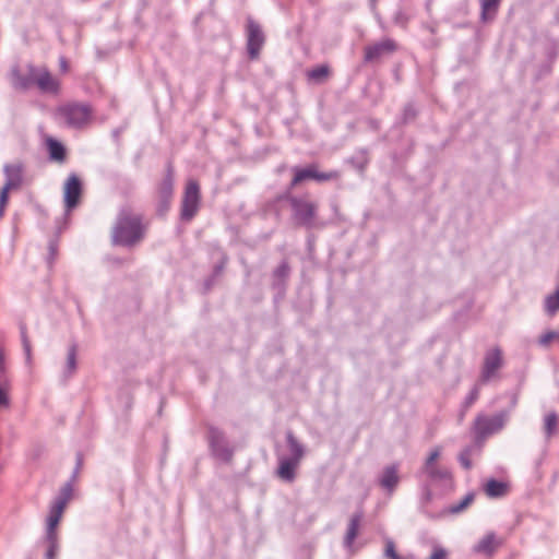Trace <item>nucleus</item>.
Here are the masks:
<instances>
[{"instance_id": "1", "label": "nucleus", "mask_w": 559, "mask_h": 559, "mask_svg": "<svg viewBox=\"0 0 559 559\" xmlns=\"http://www.w3.org/2000/svg\"><path fill=\"white\" fill-rule=\"evenodd\" d=\"M72 498V487L67 484L61 488L60 496L53 501L47 516V559H56L59 550L58 525L63 516L64 510Z\"/></svg>"}, {"instance_id": "2", "label": "nucleus", "mask_w": 559, "mask_h": 559, "mask_svg": "<svg viewBox=\"0 0 559 559\" xmlns=\"http://www.w3.org/2000/svg\"><path fill=\"white\" fill-rule=\"evenodd\" d=\"M143 231L139 215L122 212L114 228L112 240L117 245L130 246L142 239Z\"/></svg>"}, {"instance_id": "3", "label": "nucleus", "mask_w": 559, "mask_h": 559, "mask_svg": "<svg viewBox=\"0 0 559 559\" xmlns=\"http://www.w3.org/2000/svg\"><path fill=\"white\" fill-rule=\"evenodd\" d=\"M57 115L70 127L82 128L92 120L93 109L87 104L69 103L57 108Z\"/></svg>"}, {"instance_id": "4", "label": "nucleus", "mask_w": 559, "mask_h": 559, "mask_svg": "<svg viewBox=\"0 0 559 559\" xmlns=\"http://www.w3.org/2000/svg\"><path fill=\"white\" fill-rule=\"evenodd\" d=\"M174 197V167L167 165L164 178L156 185L154 200L157 206V213L164 215L170 205Z\"/></svg>"}, {"instance_id": "5", "label": "nucleus", "mask_w": 559, "mask_h": 559, "mask_svg": "<svg viewBox=\"0 0 559 559\" xmlns=\"http://www.w3.org/2000/svg\"><path fill=\"white\" fill-rule=\"evenodd\" d=\"M201 202L200 185L194 179L186 183L181 200V218L191 221L198 213Z\"/></svg>"}, {"instance_id": "6", "label": "nucleus", "mask_w": 559, "mask_h": 559, "mask_svg": "<svg viewBox=\"0 0 559 559\" xmlns=\"http://www.w3.org/2000/svg\"><path fill=\"white\" fill-rule=\"evenodd\" d=\"M38 69L37 66L27 64L25 67H14L10 73L11 84L15 90L26 91L34 86L35 79L33 72Z\"/></svg>"}, {"instance_id": "7", "label": "nucleus", "mask_w": 559, "mask_h": 559, "mask_svg": "<svg viewBox=\"0 0 559 559\" xmlns=\"http://www.w3.org/2000/svg\"><path fill=\"white\" fill-rule=\"evenodd\" d=\"M35 84L41 93L57 95L61 90V82L59 79L53 76L50 71L46 67H38V69L33 72Z\"/></svg>"}, {"instance_id": "8", "label": "nucleus", "mask_w": 559, "mask_h": 559, "mask_svg": "<svg viewBox=\"0 0 559 559\" xmlns=\"http://www.w3.org/2000/svg\"><path fill=\"white\" fill-rule=\"evenodd\" d=\"M82 193L81 179L74 174L70 175L63 186V200L67 211H72L79 205Z\"/></svg>"}, {"instance_id": "9", "label": "nucleus", "mask_w": 559, "mask_h": 559, "mask_svg": "<svg viewBox=\"0 0 559 559\" xmlns=\"http://www.w3.org/2000/svg\"><path fill=\"white\" fill-rule=\"evenodd\" d=\"M247 33H248V39H247V49L250 59H258L260 55V50L262 49L264 45V35L259 26L253 21H248L247 24Z\"/></svg>"}, {"instance_id": "10", "label": "nucleus", "mask_w": 559, "mask_h": 559, "mask_svg": "<svg viewBox=\"0 0 559 559\" xmlns=\"http://www.w3.org/2000/svg\"><path fill=\"white\" fill-rule=\"evenodd\" d=\"M502 362L503 358L501 349L498 347L489 349L484 358L481 380L486 382L493 378L497 371L501 368Z\"/></svg>"}, {"instance_id": "11", "label": "nucleus", "mask_w": 559, "mask_h": 559, "mask_svg": "<svg viewBox=\"0 0 559 559\" xmlns=\"http://www.w3.org/2000/svg\"><path fill=\"white\" fill-rule=\"evenodd\" d=\"M290 203L294 209L295 218L298 223L307 226L311 225L316 216L317 205L312 202L299 199H293Z\"/></svg>"}, {"instance_id": "12", "label": "nucleus", "mask_w": 559, "mask_h": 559, "mask_svg": "<svg viewBox=\"0 0 559 559\" xmlns=\"http://www.w3.org/2000/svg\"><path fill=\"white\" fill-rule=\"evenodd\" d=\"M397 48L392 39H383L365 48V60L370 62L378 60L384 55L392 53Z\"/></svg>"}, {"instance_id": "13", "label": "nucleus", "mask_w": 559, "mask_h": 559, "mask_svg": "<svg viewBox=\"0 0 559 559\" xmlns=\"http://www.w3.org/2000/svg\"><path fill=\"white\" fill-rule=\"evenodd\" d=\"M502 427V419L498 416L496 417H488V416H478L475 420V432L479 437H486L490 433H493L501 429Z\"/></svg>"}, {"instance_id": "14", "label": "nucleus", "mask_w": 559, "mask_h": 559, "mask_svg": "<svg viewBox=\"0 0 559 559\" xmlns=\"http://www.w3.org/2000/svg\"><path fill=\"white\" fill-rule=\"evenodd\" d=\"M501 545L502 539L498 538L495 533H488L475 545L474 551L486 556H492Z\"/></svg>"}, {"instance_id": "15", "label": "nucleus", "mask_w": 559, "mask_h": 559, "mask_svg": "<svg viewBox=\"0 0 559 559\" xmlns=\"http://www.w3.org/2000/svg\"><path fill=\"white\" fill-rule=\"evenodd\" d=\"M510 486L506 481L488 479L484 485V492L489 498H501L509 493Z\"/></svg>"}, {"instance_id": "16", "label": "nucleus", "mask_w": 559, "mask_h": 559, "mask_svg": "<svg viewBox=\"0 0 559 559\" xmlns=\"http://www.w3.org/2000/svg\"><path fill=\"white\" fill-rule=\"evenodd\" d=\"M22 166L19 164L7 165L4 167L7 180L3 187L10 190L17 189L22 183Z\"/></svg>"}, {"instance_id": "17", "label": "nucleus", "mask_w": 559, "mask_h": 559, "mask_svg": "<svg viewBox=\"0 0 559 559\" xmlns=\"http://www.w3.org/2000/svg\"><path fill=\"white\" fill-rule=\"evenodd\" d=\"M362 518H364V514L361 512H357L350 516L349 522H348V527H347L345 538H344L345 545L347 547H352L356 537L358 536Z\"/></svg>"}, {"instance_id": "18", "label": "nucleus", "mask_w": 559, "mask_h": 559, "mask_svg": "<svg viewBox=\"0 0 559 559\" xmlns=\"http://www.w3.org/2000/svg\"><path fill=\"white\" fill-rule=\"evenodd\" d=\"M299 462L293 459H281L277 468V476L286 481H293L295 479V471L298 467Z\"/></svg>"}, {"instance_id": "19", "label": "nucleus", "mask_w": 559, "mask_h": 559, "mask_svg": "<svg viewBox=\"0 0 559 559\" xmlns=\"http://www.w3.org/2000/svg\"><path fill=\"white\" fill-rule=\"evenodd\" d=\"M400 481L399 471L395 465L388 466L384 468L380 485L392 492Z\"/></svg>"}, {"instance_id": "20", "label": "nucleus", "mask_w": 559, "mask_h": 559, "mask_svg": "<svg viewBox=\"0 0 559 559\" xmlns=\"http://www.w3.org/2000/svg\"><path fill=\"white\" fill-rule=\"evenodd\" d=\"M46 143L50 158L52 160L62 163L66 159V148L63 145L52 138H48Z\"/></svg>"}, {"instance_id": "21", "label": "nucleus", "mask_w": 559, "mask_h": 559, "mask_svg": "<svg viewBox=\"0 0 559 559\" xmlns=\"http://www.w3.org/2000/svg\"><path fill=\"white\" fill-rule=\"evenodd\" d=\"M294 177L292 180V187L299 185L300 182L312 179L314 177V165H310L306 168H294Z\"/></svg>"}, {"instance_id": "22", "label": "nucleus", "mask_w": 559, "mask_h": 559, "mask_svg": "<svg viewBox=\"0 0 559 559\" xmlns=\"http://www.w3.org/2000/svg\"><path fill=\"white\" fill-rule=\"evenodd\" d=\"M330 68L325 64L316 67L307 72V76L312 82H323L330 76Z\"/></svg>"}, {"instance_id": "23", "label": "nucleus", "mask_w": 559, "mask_h": 559, "mask_svg": "<svg viewBox=\"0 0 559 559\" xmlns=\"http://www.w3.org/2000/svg\"><path fill=\"white\" fill-rule=\"evenodd\" d=\"M424 472L431 479H450L451 478L450 471H448L445 468L438 467L437 465L424 468Z\"/></svg>"}, {"instance_id": "24", "label": "nucleus", "mask_w": 559, "mask_h": 559, "mask_svg": "<svg viewBox=\"0 0 559 559\" xmlns=\"http://www.w3.org/2000/svg\"><path fill=\"white\" fill-rule=\"evenodd\" d=\"M287 442L293 454L292 459L296 460L297 462H300V460L304 456V449L301 444H299V442L295 439V437L292 433H288Z\"/></svg>"}, {"instance_id": "25", "label": "nucleus", "mask_w": 559, "mask_h": 559, "mask_svg": "<svg viewBox=\"0 0 559 559\" xmlns=\"http://www.w3.org/2000/svg\"><path fill=\"white\" fill-rule=\"evenodd\" d=\"M474 499H475L474 492L467 493L459 503L450 507V510H449L450 513L457 514V513L464 511L466 508H468L474 502Z\"/></svg>"}, {"instance_id": "26", "label": "nucleus", "mask_w": 559, "mask_h": 559, "mask_svg": "<svg viewBox=\"0 0 559 559\" xmlns=\"http://www.w3.org/2000/svg\"><path fill=\"white\" fill-rule=\"evenodd\" d=\"M545 309L550 316H554L559 310V288L555 294L546 297Z\"/></svg>"}, {"instance_id": "27", "label": "nucleus", "mask_w": 559, "mask_h": 559, "mask_svg": "<svg viewBox=\"0 0 559 559\" xmlns=\"http://www.w3.org/2000/svg\"><path fill=\"white\" fill-rule=\"evenodd\" d=\"M559 418L555 413H549L545 416L544 426L548 436H551L557 429Z\"/></svg>"}, {"instance_id": "28", "label": "nucleus", "mask_w": 559, "mask_h": 559, "mask_svg": "<svg viewBox=\"0 0 559 559\" xmlns=\"http://www.w3.org/2000/svg\"><path fill=\"white\" fill-rule=\"evenodd\" d=\"M340 178V173L337 170H331L328 173H321L318 170L317 166L314 165V177L313 180L316 181H330V180H336Z\"/></svg>"}, {"instance_id": "29", "label": "nucleus", "mask_w": 559, "mask_h": 559, "mask_svg": "<svg viewBox=\"0 0 559 559\" xmlns=\"http://www.w3.org/2000/svg\"><path fill=\"white\" fill-rule=\"evenodd\" d=\"M67 367L70 374H72L76 369V347L74 345L69 348Z\"/></svg>"}, {"instance_id": "30", "label": "nucleus", "mask_w": 559, "mask_h": 559, "mask_svg": "<svg viewBox=\"0 0 559 559\" xmlns=\"http://www.w3.org/2000/svg\"><path fill=\"white\" fill-rule=\"evenodd\" d=\"M559 341V332L548 331L539 336L538 343L542 346H548L551 342Z\"/></svg>"}, {"instance_id": "31", "label": "nucleus", "mask_w": 559, "mask_h": 559, "mask_svg": "<svg viewBox=\"0 0 559 559\" xmlns=\"http://www.w3.org/2000/svg\"><path fill=\"white\" fill-rule=\"evenodd\" d=\"M471 456L472 450L469 448L462 450L459 454V461L465 469H469L472 467Z\"/></svg>"}, {"instance_id": "32", "label": "nucleus", "mask_w": 559, "mask_h": 559, "mask_svg": "<svg viewBox=\"0 0 559 559\" xmlns=\"http://www.w3.org/2000/svg\"><path fill=\"white\" fill-rule=\"evenodd\" d=\"M384 555L388 559H403L397 552H396V549H395V544L393 540L391 539H388L385 542V547H384Z\"/></svg>"}, {"instance_id": "33", "label": "nucleus", "mask_w": 559, "mask_h": 559, "mask_svg": "<svg viewBox=\"0 0 559 559\" xmlns=\"http://www.w3.org/2000/svg\"><path fill=\"white\" fill-rule=\"evenodd\" d=\"M500 0H483L481 9L483 15L486 16L490 12H495L499 5Z\"/></svg>"}, {"instance_id": "34", "label": "nucleus", "mask_w": 559, "mask_h": 559, "mask_svg": "<svg viewBox=\"0 0 559 559\" xmlns=\"http://www.w3.org/2000/svg\"><path fill=\"white\" fill-rule=\"evenodd\" d=\"M440 455H441V448L440 447H436L430 452L429 456L427 457V460L425 462V465H424V468L435 466L436 465L435 463L440 457Z\"/></svg>"}, {"instance_id": "35", "label": "nucleus", "mask_w": 559, "mask_h": 559, "mask_svg": "<svg viewBox=\"0 0 559 559\" xmlns=\"http://www.w3.org/2000/svg\"><path fill=\"white\" fill-rule=\"evenodd\" d=\"M11 190L3 187L0 191V217L3 215L4 209L9 202V192Z\"/></svg>"}, {"instance_id": "36", "label": "nucleus", "mask_w": 559, "mask_h": 559, "mask_svg": "<svg viewBox=\"0 0 559 559\" xmlns=\"http://www.w3.org/2000/svg\"><path fill=\"white\" fill-rule=\"evenodd\" d=\"M448 551L444 548L436 547L428 559H447Z\"/></svg>"}, {"instance_id": "37", "label": "nucleus", "mask_w": 559, "mask_h": 559, "mask_svg": "<svg viewBox=\"0 0 559 559\" xmlns=\"http://www.w3.org/2000/svg\"><path fill=\"white\" fill-rule=\"evenodd\" d=\"M22 340H23V346H24V350L26 353V356H27V358H29V355H31V344H29V341L26 337V333H25L24 329L22 330Z\"/></svg>"}, {"instance_id": "38", "label": "nucleus", "mask_w": 559, "mask_h": 559, "mask_svg": "<svg viewBox=\"0 0 559 559\" xmlns=\"http://www.w3.org/2000/svg\"><path fill=\"white\" fill-rule=\"evenodd\" d=\"M219 456L226 461V462H229L231 460V456H233V452L228 449H225L224 451H222V453H219Z\"/></svg>"}, {"instance_id": "39", "label": "nucleus", "mask_w": 559, "mask_h": 559, "mask_svg": "<svg viewBox=\"0 0 559 559\" xmlns=\"http://www.w3.org/2000/svg\"><path fill=\"white\" fill-rule=\"evenodd\" d=\"M59 64H60V70H61L62 72H64V73H66V72H68V71H69V63H68V61H67V59H66V58H63V57H62V58H60V60H59Z\"/></svg>"}, {"instance_id": "40", "label": "nucleus", "mask_w": 559, "mask_h": 559, "mask_svg": "<svg viewBox=\"0 0 559 559\" xmlns=\"http://www.w3.org/2000/svg\"><path fill=\"white\" fill-rule=\"evenodd\" d=\"M5 392L2 389H0V405L5 404Z\"/></svg>"}, {"instance_id": "41", "label": "nucleus", "mask_w": 559, "mask_h": 559, "mask_svg": "<svg viewBox=\"0 0 559 559\" xmlns=\"http://www.w3.org/2000/svg\"><path fill=\"white\" fill-rule=\"evenodd\" d=\"M477 399V394H475L474 396H472V399L469 397L468 399V402L471 403L473 400Z\"/></svg>"}, {"instance_id": "42", "label": "nucleus", "mask_w": 559, "mask_h": 559, "mask_svg": "<svg viewBox=\"0 0 559 559\" xmlns=\"http://www.w3.org/2000/svg\"><path fill=\"white\" fill-rule=\"evenodd\" d=\"M477 399V394H475L474 396H472V399L469 397L468 399V402L471 403L473 400Z\"/></svg>"}, {"instance_id": "43", "label": "nucleus", "mask_w": 559, "mask_h": 559, "mask_svg": "<svg viewBox=\"0 0 559 559\" xmlns=\"http://www.w3.org/2000/svg\"><path fill=\"white\" fill-rule=\"evenodd\" d=\"M426 499H427V501L430 500V493H427V498Z\"/></svg>"}]
</instances>
